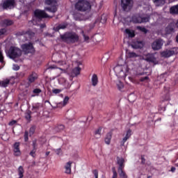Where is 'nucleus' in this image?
<instances>
[{"label": "nucleus", "mask_w": 178, "mask_h": 178, "mask_svg": "<svg viewBox=\"0 0 178 178\" xmlns=\"http://www.w3.org/2000/svg\"><path fill=\"white\" fill-rule=\"evenodd\" d=\"M60 39L63 42L66 44H74L75 42H79L80 39L79 35L76 32H67L63 35H60Z\"/></svg>", "instance_id": "f257e3e1"}, {"label": "nucleus", "mask_w": 178, "mask_h": 178, "mask_svg": "<svg viewBox=\"0 0 178 178\" xmlns=\"http://www.w3.org/2000/svg\"><path fill=\"white\" fill-rule=\"evenodd\" d=\"M74 7L78 12H90L91 10V3L88 0H79L75 3Z\"/></svg>", "instance_id": "f03ea898"}, {"label": "nucleus", "mask_w": 178, "mask_h": 178, "mask_svg": "<svg viewBox=\"0 0 178 178\" xmlns=\"http://www.w3.org/2000/svg\"><path fill=\"white\" fill-rule=\"evenodd\" d=\"M34 16L35 18L32 20L33 24H38V23H35V22H41L42 19H51L52 17L51 16L48 15L45 11L38 9L34 11Z\"/></svg>", "instance_id": "7ed1b4c3"}, {"label": "nucleus", "mask_w": 178, "mask_h": 178, "mask_svg": "<svg viewBox=\"0 0 178 178\" xmlns=\"http://www.w3.org/2000/svg\"><path fill=\"white\" fill-rule=\"evenodd\" d=\"M22 49L17 47L11 46L8 50L6 55L10 59H17L22 56Z\"/></svg>", "instance_id": "20e7f679"}, {"label": "nucleus", "mask_w": 178, "mask_h": 178, "mask_svg": "<svg viewBox=\"0 0 178 178\" xmlns=\"http://www.w3.org/2000/svg\"><path fill=\"white\" fill-rule=\"evenodd\" d=\"M22 52H24V55H29V54H35V49H34V46L33 43H24L21 45Z\"/></svg>", "instance_id": "39448f33"}, {"label": "nucleus", "mask_w": 178, "mask_h": 178, "mask_svg": "<svg viewBox=\"0 0 178 178\" xmlns=\"http://www.w3.org/2000/svg\"><path fill=\"white\" fill-rule=\"evenodd\" d=\"M46 5H49L51 7H47L46 10L51 13L58 12V1L56 0H45Z\"/></svg>", "instance_id": "423d86ee"}, {"label": "nucleus", "mask_w": 178, "mask_h": 178, "mask_svg": "<svg viewBox=\"0 0 178 178\" xmlns=\"http://www.w3.org/2000/svg\"><path fill=\"white\" fill-rule=\"evenodd\" d=\"M178 54V48L173 47L171 49H165L161 52V55L163 58H170V56H173V55H177Z\"/></svg>", "instance_id": "0eeeda50"}, {"label": "nucleus", "mask_w": 178, "mask_h": 178, "mask_svg": "<svg viewBox=\"0 0 178 178\" xmlns=\"http://www.w3.org/2000/svg\"><path fill=\"white\" fill-rule=\"evenodd\" d=\"M113 70L118 79H126V72L123 70V66L122 65H116Z\"/></svg>", "instance_id": "6e6552de"}, {"label": "nucleus", "mask_w": 178, "mask_h": 178, "mask_svg": "<svg viewBox=\"0 0 178 178\" xmlns=\"http://www.w3.org/2000/svg\"><path fill=\"white\" fill-rule=\"evenodd\" d=\"M163 45L162 39H157L152 44V48L154 51H159Z\"/></svg>", "instance_id": "1a4fd4ad"}, {"label": "nucleus", "mask_w": 178, "mask_h": 178, "mask_svg": "<svg viewBox=\"0 0 178 178\" xmlns=\"http://www.w3.org/2000/svg\"><path fill=\"white\" fill-rule=\"evenodd\" d=\"M37 80H38V74L35 72H32L27 78L28 84H33V83H35Z\"/></svg>", "instance_id": "9d476101"}, {"label": "nucleus", "mask_w": 178, "mask_h": 178, "mask_svg": "<svg viewBox=\"0 0 178 178\" xmlns=\"http://www.w3.org/2000/svg\"><path fill=\"white\" fill-rule=\"evenodd\" d=\"M133 0H121V6L123 10H127V9H131V1Z\"/></svg>", "instance_id": "9b49d317"}, {"label": "nucleus", "mask_w": 178, "mask_h": 178, "mask_svg": "<svg viewBox=\"0 0 178 178\" xmlns=\"http://www.w3.org/2000/svg\"><path fill=\"white\" fill-rule=\"evenodd\" d=\"M144 45L145 43L143 41L136 40L132 42L131 47L134 49H142V48H144Z\"/></svg>", "instance_id": "f8f14e48"}, {"label": "nucleus", "mask_w": 178, "mask_h": 178, "mask_svg": "<svg viewBox=\"0 0 178 178\" xmlns=\"http://www.w3.org/2000/svg\"><path fill=\"white\" fill-rule=\"evenodd\" d=\"M15 3H16L15 0H6L3 3V8L4 9H8L9 8H12L15 6Z\"/></svg>", "instance_id": "ddd939ff"}, {"label": "nucleus", "mask_w": 178, "mask_h": 178, "mask_svg": "<svg viewBox=\"0 0 178 178\" xmlns=\"http://www.w3.org/2000/svg\"><path fill=\"white\" fill-rule=\"evenodd\" d=\"M144 60H146V62H149V63H155L156 58L153 54H147L146 55V58H144Z\"/></svg>", "instance_id": "4468645a"}, {"label": "nucleus", "mask_w": 178, "mask_h": 178, "mask_svg": "<svg viewBox=\"0 0 178 178\" xmlns=\"http://www.w3.org/2000/svg\"><path fill=\"white\" fill-rule=\"evenodd\" d=\"M117 165H119L118 170H122V169H124V159L118 156Z\"/></svg>", "instance_id": "2eb2a0df"}, {"label": "nucleus", "mask_w": 178, "mask_h": 178, "mask_svg": "<svg viewBox=\"0 0 178 178\" xmlns=\"http://www.w3.org/2000/svg\"><path fill=\"white\" fill-rule=\"evenodd\" d=\"M14 22L13 20L9 19H5L1 20V25L2 27H8L9 26L13 25Z\"/></svg>", "instance_id": "dca6fc26"}, {"label": "nucleus", "mask_w": 178, "mask_h": 178, "mask_svg": "<svg viewBox=\"0 0 178 178\" xmlns=\"http://www.w3.org/2000/svg\"><path fill=\"white\" fill-rule=\"evenodd\" d=\"M41 108H42V104L40 103H35L32 106V111H33L34 113H38L41 110Z\"/></svg>", "instance_id": "f3484780"}, {"label": "nucleus", "mask_w": 178, "mask_h": 178, "mask_svg": "<svg viewBox=\"0 0 178 178\" xmlns=\"http://www.w3.org/2000/svg\"><path fill=\"white\" fill-rule=\"evenodd\" d=\"M73 163V162L72 161H68L65 165V173H66V175H71L72 174V164Z\"/></svg>", "instance_id": "a211bd4d"}, {"label": "nucleus", "mask_w": 178, "mask_h": 178, "mask_svg": "<svg viewBox=\"0 0 178 178\" xmlns=\"http://www.w3.org/2000/svg\"><path fill=\"white\" fill-rule=\"evenodd\" d=\"M98 76L97 74H93L91 78V83L92 87H97V86H98Z\"/></svg>", "instance_id": "6ab92c4d"}, {"label": "nucleus", "mask_w": 178, "mask_h": 178, "mask_svg": "<svg viewBox=\"0 0 178 178\" xmlns=\"http://www.w3.org/2000/svg\"><path fill=\"white\" fill-rule=\"evenodd\" d=\"M130 137H131V129H129L127 131V134H126L125 137L123 138V139L121 142L122 147H123V145H124V143H126V141H127V140H129Z\"/></svg>", "instance_id": "aec40b11"}, {"label": "nucleus", "mask_w": 178, "mask_h": 178, "mask_svg": "<svg viewBox=\"0 0 178 178\" xmlns=\"http://www.w3.org/2000/svg\"><path fill=\"white\" fill-rule=\"evenodd\" d=\"M14 152L16 154L15 155L17 156H19L20 155V143L16 142L14 144Z\"/></svg>", "instance_id": "412c9836"}, {"label": "nucleus", "mask_w": 178, "mask_h": 178, "mask_svg": "<svg viewBox=\"0 0 178 178\" xmlns=\"http://www.w3.org/2000/svg\"><path fill=\"white\" fill-rule=\"evenodd\" d=\"M131 22L135 24H141V16L139 15L132 16Z\"/></svg>", "instance_id": "4be33fe9"}, {"label": "nucleus", "mask_w": 178, "mask_h": 178, "mask_svg": "<svg viewBox=\"0 0 178 178\" xmlns=\"http://www.w3.org/2000/svg\"><path fill=\"white\" fill-rule=\"evenodd\" d=\"M111 140H112V132H108L106 134V138H104V141L106 144H107V145H109V144H111Z\"/></svg>", "instance_id": "5701e85b"}, {"label": "nucleus", "mask_w": 178, "mask_h": 178, "mask_svg": "<svg viewBox=\"0 0 178 178\" xmlns=\"http://www.w3.org/2000/svg\"><path fill=\"white\" fill-rule=\"evenodd\" d=\"M170 13H171V15H178V4L170 8Z\"/></svg>", "instance_id": "b1692460"}, {"label": "nucleus", "mask_w": 178, "mask_h": 178, "mask_svg": "<svg viewBox=\"0 0 178 178\" xmlns=\"http://www.w3.org/2000/svg\"><path fill=\"white\" fill-rule=\"evenodd\" d=\"M102 131V127H99L97 129H96L94 132V135L95 138H101V132Z\"/></svg>", "instance_id": "393cba45"}, {"label": "nucleus", "mask_w": 178, "mask_h": 178, "mask_svg": "<svg viewBox=\"0 0 178 178\" xmlns=\"http://www.w3.org/2000/svg\"><path fill=\"white\" fill-rule=\"evenodd\" d=\"M125 33H126V34L128 35V36L130 38H134V37H136V33H134V31H131L129 29H125Z\"/></svg>", "instance_id": "a878e982"}, {"label": "nucleus", "mask_w": 178, "mask_h": 178, "mask_svg": "<svg viewBox=\"0 0 178 178\" xmlns=\"http://www.w3.org/2000/svg\"><path fill=\"white\" fill-rule=\"evenodd\" d=\"M67 27L65 24H60L58 26L54 27L55 31H59L60 30H65Z\"/></svg>", "instance_id": "bb28decb"}, {"label": "nucleus", "mask_w": 178, "mask_h": 178, "mask_svg": "<svg viewBox=\"0 0 178 178\" xmlns=\"http://www.w3.org/2000/svg\"><path fill=\"white\" fill-rule=\"evenodd\" d=\"M18 176H19V178L24 177V168L22 165L18 168Z\"/></svg>", "instance_id": "cd10ccee"}, {"label": "nucleus", "mask_w": 178, "mask_h": 178, "mask_svg": "<svg viewBox=\"0 0 178 178\" xmlns=\"http://www.w3.org/2000/svg\"><path fill=\"white\" fill-rule=\"evenodd\" d=\"M33 92L35 95H33L32 97H35V96L38 97V95H40V94H41V92H42V90H41V89H40V88H35L33 90Z\"/></svg>", "instance_id": "c85d7f7f"}, {"label": "nucleus", "mask_w": 178, "mask_h": 178, "mask_svg": "<svg viewBox=\"0 0 178 178\" xmlns=\"http://www.w3.org/2000/svg\"><path fill=\"white\" fill-rule=\"evenodd\" d=\"M81 70V68H80V67H76L72 70V73L74 74V76H79V74H80Z\"/></svg>", "instance_id": "c756f323"}, {"label": "nucleus", "mask_w": 178, "mask_h": 178, "mask_svg": "<svg viewBox=\"0 0 178 178\" xmlns=\"http://www.w3.org/2000/svg\"><path fill=\"white\" fill-rule=\"evenodd\" d=\"M123 170H118L119 176L120 178H127V175Z\"/></svg>", "instance_id": "7c9ffc66"}, {"label": "nucleus", "mask_w": 178, "mask_h": 178, "mask_svg": "<svg viewBox=\"0 0 178 178\" xmlns=\"http://www.w3.org/2000/svg\"><path fill=\"white\" fill-rule=\"evenodd\" d=\"M55 130L57 132L62 131L65 130V125L58 124L57 127H55Z\"/></svg>", "instance_id": "2f4dec72"}, {"label": "nucleus", "mask_w": 178, "mask_h": 178, "mask_svg": "<svg viewBox=\"0 0 178 178\" xmlns=\"http://www.w3.org/2000/svg\"><path fill=\"white\" fill-rule=\"evenodd\" d=\"M9 83H10V81H9V80L0 81V86L1 87H8V86L9 85Z\"/></svg>", "instance_id": "473e14b6"}, {"label": "nucleus", "mask_w": 178, "mask_h": 178, "mask_svg": "<svg viewBox=\"0 0 178 178\" xmlns=\"http://www.w3.org/2000/svg\"><path fill=\"white\" fill-rule=\"evenodd\" d=\"M137 30H139V31H141L142 33H144L145 34H147L148 33V30L145 29V27H142L140 26H138L136 27Z\"/></svg>", "instance_id": "72a5a7b5"}, {"label": "nucleus", "mask_w": 178, "mask_h": 178, "mask_svg": "<svg viewBox=\"0 0 178 178\" xmlns=\"http://www.w3.org/2000/svg\"><path fill=\"white\" fill-rule=\"evenodd\" d=\"M166 31L168 34L175 32V28L172 26V25H169L168 27L166 28Z\"/></svg>", "instance_id": "f704fd0d"}, {"label": "nucleus", "mask_w": 178, "mask_h": 178, "mask_svg": "<svg viewBox=\"0 0 178 178\" xmlns=\"http://www.w3.org/2000/svg\"><path fill=\"white\" fill-rule=\"evenodd\" d=\"M149 22V16L141 17L140 23H148Z\"/></svg>", "instance_id": "c9c22d12"}, {"label": "nucleus", "mask_w": 178, "mask_h": 178, "mask_svg": "<svg viewBox=\"0 0 178 178\" xmlns=\"http://www.w3.org/2000/svg\"><path fill=\"white\" fill-rule=\"evenodd\" d=\"M129 58H138V54H136L135 52L130 51L128 53Z\"/></svg>", "instance_id": "e433bc0d"}, {"label": "nucleus", "mask_w": 178, "mask_h": 178, "mask_svg": "<svg viewBox=\"0 0 178 178\" xmlns=\"http://www.w3.org/2000/svg\"><path fill=\"white\" fill-rule=\"evenodd\" d=\"M35 133V126H32L29 129V136L31 137Z\"/></svg>", "instance_id": "4c0bfd02"}, {"label": "nucleus", "mask_w": 178, "mask_h": 178, "mask_svg": "<svg viewBox=\"0 0 178 178\" xmlns=\"http://www.w3.org/2000/svg\"><path fill=\"white\" fill-rule=\"evenodd\" d=\"M117 87L118 90H123L124 86L123 85V83H122V81H120L117 83Z\"/></svg>", "instance_id": "58836bf2"}, {"label": "nucleus", "mask_w": 178, "mask_h": 178, "mask_svg": "<svg viewBox=\"0 0 178 178\" xmlns=\"http://www.w3.org/2000/svg\"><path fill=\"white\" fill-rule=\"evenodd\" d=\"M25 119H26V120H31V111H28L27 113H26Z\"/></svg>", "instance_id": "ea45409f"}, {"label": "nucleus", "mask_w": 178, "mask_h": 178, "mask_svg": "<svg viewBox=\"0 0 178 178\" xmlns=\"http://www.w3.org/2000/svg\"><path fill=\"white\" fill-rule=\"evenodd\" d=\"M0 63L5 66V60H3V54H2L1 51H0Z\"/></svg>", "instance_id": "a19ab883"}, {"label": "nucleus", "mask_w": 178, "mask_h": 178, "mask_svg": "<svg viewBox=\"0 0 178 178\" xmlns=\"http://www.w3.org/2000/svg\"><path fill=\"white\" fill-rule=\"evenodd\" d=\"M81 34H82V35H83V38H84V41H85L86 42H88V40H90V37L86 35V33H84V31H81Z\"/></svg>", "instance_id": "79ce46f5"}, {"label": "nucleus", "mask_w": 178, "mask_h": 178, "mask_svg": "<svg viewBox=\"0 0 178 178\" xmlns=\"http://www.w3.org/2000/svg\"><path fill=\"white\" fill-rule=\"evenodd\" d=\"M35 152H37V149H33L30 153L29 155L32 156L33 158H35Z\"/></svg>", "instance_id": "37998d69"}, {"label": "nucleus", "mask_w": 178, "mask_h": 178, "mask_svg": "<svg viewBox=\"0 0 178 178\" xmlns=\"http://www.w3.org/2000/svg\"><path fill=\"white\" fill-rule=\"evenodd\" d=\"M165 92H166V95H165V97L164 99L165 101H169V99H170V97L169 95V89H166L165 90Z\"/></svg>", "instance_id": "c03bdc74"}, {"label": "nucleus", "mask_w": 178, "mask_h": 178, "mask_svg": "<svg viewBox=\"0 0 178 178\" xmlns=\"http://www.w3.org/2000/svg\"><path fill=\"white\" fill-rule=\"evenodd\" d=\"M8 33V29L6 28H3L0 29V37L1 35H3L4 34H6Z\"/></svg>", "instance_id": "a18cd8bd"}, {"label": "nucleus", "mask_w": 178, "mask_h": 178, "mask_svg": "<svg viewBox=\"0 0 178 178\" xmlns=\"http://www.w3.org/2000/svg\"><path fill=\"white\" fill-rule=\"evenodd\" d=\"M69 99H70L69 97L66 96L64 98L63 101L62 102H63V105H65L66 106V105H67V102H69Z\"/></svg>", "instance_id": "49530a36"}, {"label": "nucleus", "mask_w": 178, "mask_h": 178, "mask_svg": "<svg viewBox=\"0 0 178 178\" xmlns=\"http://www.w3.org/2000/svg\"><path fill=\"white\" fill-rule=\"evenodd\" d=\"M24 137L25 143H27V141H29V131H25Z\"/></svg>", "instance_id": "de8ad7c7"}, {"label": "nucleus", "mask_w": 178, "mask_h": 178, "mask_svg": "<svg viewBox=\"0 0 178 178\" xmlns=\"http://www.w3.org/2000/svg\"><path fill=\"white\" fill-rule=\"evenodd\" d=\"M13 70L17 72V70H20V66H19L17 64H14L13 66Z\"/></svg>", "instance_id": "09e8293b"}, {"label": "nucleus", "mask_w": 178, "mask_h": 178, "mask_svg": "<svg viewBox=\"0 0 178 178\" xmlns=\"http://www.w3.org/2000/svg\"><path fill=\"white\" fill-rule=\"evenodd\" d=\"M32 146L33 149H37V140H33Z\"/></svg>", "instance_id": "8fccbe9b"}, {"label": "nucleus", "mask_w": 178, "mask_h": 178, "mask_svg": "<svg viewBox=\"0 0 178 178\" xmlns=\"http://www.w3.org/2000/svg\"><path fill=\"white\" fill-rule=\"evenodd\" d=\"M53 94H60L62 92V90L60 89H53L52 90Z\"/></svg>", "instance_id": "3c124183"}, {"label": "nucleus", "mask_w": 178, "mask_h": 178, "mask_svg": "<svg viewBox=\"0 0 178 178\" xmlns=\"http://www.w3.org/2000/svg\"><path fill=\"white\" fill-rule=\"evenodd\" d=\"M112 178H118V172L115 168H113V177Z\"/></svg>", "instance_id": "603ef678"}, {"label": "nucleus", "mask_w": 178, "mask_h": 178, "mask_svg": "<svg viewBox=\"0 0 178 178\" xmlns=\"http://www.w3.org/2000/svg\"><path fill=\"white\" fill-rule=\"evenodd\" d=\"M140 159L142 165H145V157L144 155H141Z\"/></svg>", "instance_id": "864d4df0"}, {"label": "nucleus", "mask_w": 178, "mask_h": 178, "mask_svg": "<svg viewBox=\"0 0 178 178\" xmlns=\"http://www.w3.org/2000/svg\"><path fill=\"white\" fill-rule=\"evenodd\" d=\"M156 3H159V5L165 3V0H154Z\"/></svg>", "instance_id": "5fc2aeb1"}, {"label": "nucleus", "mask_w": 178, "mask_h": 178, "mask_svg": "<svg viewBox=\"0 0 178 178\" xmlns=\"http://www.w3.org/2000/svg\"><path fill=\"white\" fill-rule=\"evenodd\" d=\"M25 34H27V32L24 31H19L17 33V35H24Z\"/></svg>", "instance_id": "6e6d98bb"}, {"label": "nucleus", "mask_w": 178, "mask_h": 178, "mask_svg": "<svg viewBox=\"0 0 178 178\" xmlns=\"http://www.w3.org/2000/svg\"><path fill=\"white\" fill-rule=\"evenodd\" d=\"M92 173L95 176V178H98V170H94L92 171Z\"/></svg>", "instance_id": "4d7b16f0"}, {"label": "nucleus", "mask_w": 178, "mask_h": 178, "mask_svg": "<svg viewBox=\"0 0 178 178\" xmlns=\"http://www.w3.org/2000/svg\"><path fill=\"white\" fill-rule=\"evenodd\" d=\"M146 80H149V77L148 76H144V77H141L140 79V81H145Z\"/></svg>", "instance_id": "13d9d810"}, {"label": "nucleus", "mask_w": 178, "mask_h": 178, "mask_svg": "<svg viewBox=\"0 0 178 178\" xmlns=\"http://www.w3.org/2000/svg\"><path fill=\"white\" fill-rule=\"evenodd\" d=\"M16 123H17V121L16 120H12L9 122V126H15V124H16Z\"/></svg>", "instance_id": "bf43d9fd"}, {"label": "nucleus", "mask_w": 178, "mask_h": 178, "mask_svg": "<svg viewBox=\"0 0 178 178\" xmlns=\"http://www.w3.org/2000/svg\"><path fill=\"white\" fill-rule=\"evenodd\" d=\"M63 106H65L63 105V102L57 104V108H63Z\"/></svg>", "instance_id": "052dcab7"}, {"label": "nucleus", "mask_w": 178, "mask_h": 178, "mask_svg": "<svg viewBox=\"0 0 178 178\" xmlns=\"http://www.w3.org/2000/svg\"><path fill=\"white\" fill-rule=\"evenodd\" d=\"M60 152H62V149H60V148L57 149L56 150V153L57 154V155H59L60 154Z\"/></svg>", "instance_id": "680f3d73"}, {"label": "nucleus", "mask_w": 178, "mask_h": 178, "mask_svg": "<svg viewBox=\"0 0 178 178\" xmlns=\"http://www.w3.org/2000/svg\"><path fill=\"white\" fill-rule=\"evenodd\" d=\"M170 172L172 173H175L176 172V168L175 167H171Z\"/></svg>", "instance_id": "e2e57ef3"}, {"label": "nucleus", "mask_w": 178, "mask_h": 178, "mask_svg": "<svg viewBox=\"0 0 178 178\" xmlns=\"http://www.w3.org/2000/svg\"><path fill=\"white\" fill-rule=\"evenodd\" d=\"M159 111H163V112H165V111H166V107H159Z\"/></svg>", "instance_id": "0e129e2a"}, {"label": "nucleus", "mask_w": 178, "mask_h": 178, "mask_svg": "<svg viewBox=\"0 0 178 178\" xmlns=\"http://www.w3.org/2000/svg\"><path fill=\"white\" fill-rule=\"evenodd\" d=\"M47 27V25L45 24H40V29H45Z\"/></svg>", "instance_id": "69168bd1"}, {"label": "nucleus", "mask_w": 178, "mask_h": 178, "mask_svg": "<svg viewBox=\"0 0 178 178\" xmlns=\"http://www.w3.org/2000/svg\"><path fill=\"white\" fill-rule=\"evenodd\" d=\"M175 26H176L177 29H178V19H177V22L175 24Z\"/></svg>", "instance_id": "338daca9"}, {"label": "nucleus", "mask_w": 178, "mask_h": 178, "mask_svg": "<svg viewBox=\"0 0 178 178\" xmlns=\"http://www.w3.org/2000/svg\"><path fill=\"white\" fill-rule=\"evenodd\" d=\"M5 65H3V64H1V65H0V70L1 69H3V67H4Z\"/></svg>", "instance_id": "774afa93"}]
</instances>
